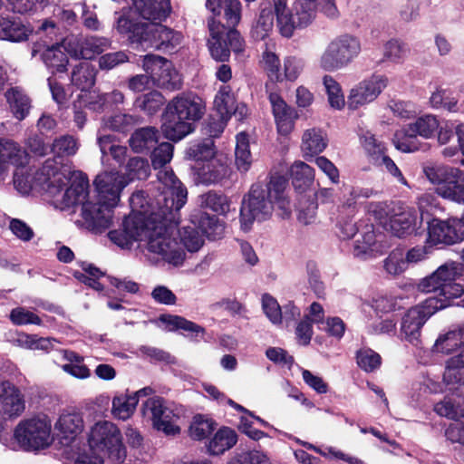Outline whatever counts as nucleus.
Instances as JSON below:
<instances>
[{"mask_svg": "<svg viewBox=\"0 0 464 464\" xmlns=\"http://www.w3.org/2000/svg\"><path fill=\"white\" fill-rule=\"evenodd\" d=\"M227 464H269V459L262 451L251 450L237 454Z\"/></svg>", "mask_w": 464, "mask_h": 464, "instance_id": "60", "label": "nucleus"}, {"mask_svg": "<svg viewBox=\"0 0 464 464\" xmlns=\"http://www.w3.org/2000/svg\"><path fill=\"white\" fill-rule=\"evenodd\" d=\"M9 318L15 325L40 324L41 319L37 314L24 307H17L11 311Z\"/></svg>", "mask_w": 464, "mask_h": 464, "instance_id": "61", "label": "nucleus"}, {"mask_svg": "<svg viewBox=\"0 0 464 464\" xmlns=\"http://www.w3.org/2000/svg\"><path fill=\"white\" fill-rule=\"evenodd\" d=\"M163 103L164 97L159 92H150L135 101V106L150 115L156 113Z\"/></svg>", "mask_w": 464, "mask_h": 464, "instance_id": "50", "label": "nucleus"}, {"mask_svg": "<svg viewBox=\"0 0 464 464\" xmlns=\"http://www.w3.org/2000/svg\"><path fill=\"white\" fill-rule=\"evenodd\" d=\"M438 279L442 283V288L461 276V266L456 263H448L436 270Z\"/></svg>", "mask_w": 464, "mask_h": 464, "instance_id": "62", "label": "nucleus"}, {"mask_svg": "<svg viewBox=\"0 0 464 464\" xmlns=\"http://www.w3.org/2000/svg\"><path fill=\"white\" fill-rule=\"evenodd\" d=\"M237 441V435L230 428L223 427L217 431L208 443V450L212 455L223 454Z\"/></svg>", "mask_w": 464, "mask_h": 464, "instance_id": "32", "label": "nucleus"}, {"mask_svg": "<svg viewBox=\"0 0 464 464\" xmlns=\"http://www.w3.org/2000/svg\"><path fill=\"white\" fill-rule=\"evenodd\" d=\"M176 236L184 251L187 249L189 252H196L204 243L202 235L194 227H184L181 229L176 227Z\"/></svg>", "mask_w": 464, "mask_h": 464, "instance_id": "45", "label": "nucleus"}, {"mask_svg": "<svg viewBox=\"0 0 464 464\" xmlns=\"http://www.w3.org/2000/svg\"><path fill=\"white\" fill-rule=\"evenodd\" d=\"M177 213L173 211L166 218H160L150 222L146 226V231L134 240L136 242L146 239L149 252L158 255L174 266H181L186 257V252L176 236V224L172 222Z\"/></svg>", "mask_w": 464, "mask_h": 464, "instance_id": "6", "label": "nucleus"}, {"mask_svg": "<svg viewBox=\"0 0 464 464\" xmlns=\"http://www.w3.org/2000/svg\"><path fill=\"white\" fill-rule=\"evenodd\" d=\"M158 141V131L153 127H145L135 130L130 138V145L136 152L152 148Z\"/></svg>", "mask_w": 464, "mask_h": 464, "instance_id": "38", "label": "nucleus"}, {"mask_svg": "<svg viewBox=\"0 0 464 464\" xmlns=\"http://www.w3.org/2000/svg\"><path fill=\"white\" fill-rule=\"evenodd\" d=\"M362 43L352 34H343L333 38L318 55L316 64L326 72L347 68L360 55Z\"/></svg>", "mask_w": 464, "mask_h": 464, "instance_id": "7", "label": "nucleus"}, {"mask_svg": "<svg viewBox=\"0 0 464 464\" xmlns=\"http://www.w3.org/2000/svg\"><path fill=\"white\" fill-rule=\"evenodd\" d=\"M269 100L272 105V110L278 131L284 135L288 134L294 128V121L291 109L276 93H271Z\"/></svg>", "mask_w": 464, "mask_h": 464, "instance_id": "29", "label": "nucleus"}, {"mask_svg": "<svg viewBox=\"0 0 464 464\" xmlns=\"http://www.w3.org/2000/svg\"><path fill=\"white\" fill-rule=\"evenodd\" d=\"M160 194L156 197V207L149 204L143 191L132 194L130 198L131 213L125 218L122 227L109 233L110 239L121 248H130L134 240L146 231V226L172 212H179L187 201V189L176 178L173 171L164 169L158 173Z\"/></svg>", "mask_w": 464, "mask_h": 464, "instance_id": "2", "label": "nucleus"}, {"mask_svg": "<svg viewBox=\"0 0 464 464\" xmlns=\"http://www.w3.org/2000/svg\"><path fill=\"white\" fill-rule=\"evenodd\" d=\"M5 98L14 116L24 120L29 113L31 108L29 98L18 87H13L5 92Z\"/></svg>", "mask_w": 464, "mask_h": 464, "instance_id": "33", "label": "nucleus"}, {"mask_svg": "<svg viewBox=\"0 0 464 464\" xmlns=\"http://www.w3.org/2000/svg\"><path fill=\"white\" fill-rule=\"evenodd\" d=\"M137 405V396L130 392L121 393L112 399L111 413L115 418L126 420L132 416Z\"/></svg>", "mask_w": 464, "mask_h": 464, "instance_id": "31", "label": "nucleus"}, {"mask_svg": "<svg viewBox=\"0 0 464 464\" xmlns=\"http://www.w3.org/2000/svg\"><path fill=\"white\" fill-rule=\"evenodd\" d=\"M408 53L407 45L397 39L388 41L383 48V57L393 63H400Z\"/></svg>", "mask_w": 464, "mask_h": 464, "instance_id": "55", "label": "nucleus"}, {"mask_svg": "<svg viewBox=\"0 0 464 464\" xmlns=\"http://www.w3.org/2000/svg\"><path fill=\"white\" fill-rule=\"evenodd\" d=\"M440 121L437 116L427 113L420 116L414 121L404 126L395 134L394 145L402 152L417 150V145L408 140L420 136L423 139H431L439 130Z\"/></svg>", "mask_w": 464, "mask_h": 464, "instance_id": "14", "label": "nucleus"}, {"mask_svg": "<svg viewBox=\"0 0 464 464\" xmlns=\"http://www.w3.org/2000/svg\"><path fill=\"white\" fill-rule=\"evenodd\" d=\"M189 151L198 162H204L202 167L198 168V174L202 182L215 183L227 175V160L220 155L215 154L212 142L193 146Z\"/></svg>", "mask_w": 464, "mask_h": 464, "instance_id": "15", "label": "nucleus"}, {"mask_svg": "<svg viewBox=\"0 0 464 464\" xmlns=\"http://www.w3.org/2000/svg\"><path fill=\"white\" fill-rule=\"evenodd\" d=\"M191 221L198 227L207 237L212 240L222 238L225 235V222L215 216L202 211H198L191 216Z\"/></svg>", "mask_w": 464, "mask_h": 464, "instance_id": "28", "label": "nucleus"}, {"mask_svg": "<svg viewBox=\"0 0 464 464\" xmlns=\"http://www.w3.org/2000/svg\"><path fill=\"white\" fill-rule=\"evenodd\" d=\"M383 268L387 274L393 276L404 273L408 266L405 262L403 251L400 249L392 251L383 261Z\"/></svg>", "mask_w": 464, "mask_h": 464, "instance_id": "49", "label": "nucleus"}, {"mask_svg": "<svg viewBox=\"0 0 464 464\" xmlns=\"http://www.w3.org/2000/svg\"><path fill=\"white\" fill-rule=\"evenodd\" d=\"M14 439L26 451L47 448L53 442L51 419L38 414L21 420L14 429Z\"/></svg>", "mask_w": 464, "mask_h": 464, "instance_id": "10", "label": "nucleus"}, {"mask_svg": "<svg viewBox=\"0 0 464 464\" xmlns=\"http://www.w3.org/2000/svg\"><path fill=\"white\" fill-rule=\"evenodd\" d=\"M286 185L284 178L275 177L267 186L255 184L251 187L240 208V228L244 232H248L255 221H264L272 216L273 200L283 218L291 215V203L285 192Z\"/></svg>", "mask_w": 464, "mask_h": 464, "instance_id": "4", "label": "nucleus"}, {"mask_svg": "<svg viewBox=\"0 0 464 464\" xmlns=\"http://www.w3.org/2000/svg\"><path fill=\"white\" fill-rule=\"evenodd\" d=\"M60 355L67 362L61 366L63 372L80 379H85L90 376V371L83 364V358L82 356L68 350L61 351Z\"/></svg>", "mask_w": 464, "mask_h": 464, "instance_id": "37", "label": "nucleus"}, {"mask_svg": "<svg viewBox=\"0 0 464 464\" xmlns=\"http://www.w3.org/2000/svg\"><path fill=\"white\" fill-rule=\"evenodd\" d=\"M173 157V145L162 142L151 153V164L154 169H160L169 163Z\"/></svg>", "mask_w": 464, "mask_h": 464, "instance_id": "56", "label": "nucleus"}, {"mask_svg": "<svg viewBox=\"0 0 464 464\" xmlns=\"http://www.w3.org/2000/svg\"><path fill=\"white\" fill-rule=\"evenodd\" d=\"M102 276H103V273L92 265L84 267L82 272L75 273V277L79 281L98 291L102 289V284L98 281Z\"/></svg>", "mask_w": 464, "mask_h": 464, "instance_id": "58", "label": "nucleus"}, {"mask_svg": "<svg viewBox=\"0 0 464 464\" xmlns=\"http://www.w3.org/2000/svg\"><path fill=\"white\" fill-rule=\"evenodd\" d=\"M238 430L254 440H259L267 437L264 431L253 427L252 418L246 413L239 418Z\"/></svg>", "mask_w": 464, "mask_h": 464, "instance_id": "64", "label": "nucleus"}, {"mask_svg": "<svg viewBox=\"0 0 464 464\" xmlns=\"http://www.w3.org/2000/svg\"><path fill=\"white\" fill-rule=\"evenodd\" d=\"M262 308L273 324H280L283 323V314L277 301L269 295H264L262 297Z\"/></svg>", "mask_w": 464, "mask_h": 464, "instance_id": "57", "label": "nucleus"}, {"mask_svg": "<svg viewBox=\"0 0 464 464\" xmlns=\"http://www.w3.org/2000/svg\"><path fill=\"white\" fill-rule=\"evenodd\" d=\"M210 39L208 40V49L211 56L220 62L227 61L230 55L227 40L225 39V27L219 22L212 19L208 22Z\"/></svg>", "mask_w": 464, "mask_h": 464, "instance_id": "27", "label": "nucleus"}, {"mask_svg": "<svg viewBox=\"0 0 464 464\" xmlns=\"http://www.w3.org/2000/svg\"><path fill=\"white\" fill-rule=\"evenodd\" d=\"M236 104V98L228 85H222L214 99V107L223 119H229Z\"/></svg>", "mask_w": 464, "mask_h": 464, "instance_id": "39", "label": "nucleus"}, {"mask_svg": "<svg viewBox=\"0 0 464 464\" xmlns=\"http://www.w3.org/2000/svg\"><path fill=\"white\" fill-rule=\"evenodd\" d=\"M0 161L4 169L9 164L17 168L24 167L28 162V154L17 143L12 140H1Z\"/></svg>", "mask_w": 464, "mask_h": 464, "instance_id": "30", "label": "nucleus"}, {"mask_svg": "<svg viewBox=\"0 0 464 464\" xmlns=\"http://www.w3.org/2000/svg\"><path fill=\"white\" fill-rule=\"evenodd\" d=\"M422 224V218L411 207L397 204L388 214L384 227L397 237H406L415 233Z\"/></svg>", "mask_w": 464, "mask_h": 464, "instance_id": "16", "label": "nucleus"}, {"mask_svg": "<svg viewBox=\"0 0 464 464\" xmlns=\"http://www.w3.org/2000/svg\"><path fill=\"white\" fill-rule=\"evenodd\" d=\"M216 428L215 421L204 415H195L189 426V435L192 439L201 440L210 435Z\"/></svg>", "mask_w": 464, "mask_h": 464, "instance_id": "46", "label": "nucleus"}, {"mask_svg": "<svg viewBox=\"0 0 464 464\" xmlns=\"http://www.w3.org/2000/svg\"><path fill=\"white\" fill-rule=\"evenodd\" d=\"M198 203L201 208L210 209L221 216H227L230 211V199L226 195L218 194L214 191L200 195Z\"/></svg>", "mask_w": 464, "mask_h": 464, "instance_id": "36", "label": "nucleus"}, {"mask_svg": "<svg viewBox=\"0 0 464 464\" xmlns=\"http://www.w3.org/2000/svg\"><path fill=\"white\" fill-rule=\"evenodd\" d=\"M388 85V78L372 75L353 86L347 97V107L355 111L374 102Z\"/></svg>", "mask_w": 464, "mask_h": 464, "instance_id": "18", "label": "nucleus"}, {"mask_svg": "<svg viewBox=\"0 0 464 464\" xmlns=\"http://www.w3.org/2000/svg\"><path fill=\"white\" fill-rule=\"evenodd\" d=\"M356 359L359 367L367 372H372L377 370L382 363L381 356L376 352L369 348L358 351Z\"/></svg>", "mask_w": 464, "mask_h": 464, "instance_id": "54", "label": "nucleus"}, {"mask_svg": "<svg viewBox=\"0 0 464 464\" xmlns=\"http://www.w3.org/2000/svg\"><path fill=\"white\" fill-rule=\"evenodd\" d=\"M322 82L331 108L338 111L343 110L347 102H345L340 83L330 74L324 75Z\"/></svg>", "mask_w": 464, "mask_h": 464, "instance_id": "40", "label": "nucleus"}, {"mask_svg": "<svg viewBox=\"0 0 464 464\" xmlns=\"http://www.w3.org/2000/svg\"><path fill=\"white\" fill-rule=\"evenodd\" d=\"M206 112L205 102L192 92L181 93L173 98L167 105L161 126L164 136L173 141H179L191 133L194 123Z\"/></svg>", "mask_w": 464, "mask_h": 464, "instance_id": "5", "label": "nucleus"}, {"mask_svg": "<svg viewBox=\"0 0 464 464\" xmlns=\"http://www.w3.org/2000/svg\"><path fill=\"white\" fill-rule=\"evenodd\" d=\"M289 174L294 186L300 189L309 188L314 181V169L301 160H296L291 165Z\"/></svg>", "mask_w": 464, "mask_h": 464, "instance_id": "35", "label": "nucleus"}, {"mask_svg": "<svg viewBox=\"0 0 464 464\" xmlns=\"http://www.w3.org/2000/svg\"><path fill=\"white\" fill-rule=\"evenodd\" d=\"M127 172L130 180L144 179L150 174V166L147 160L134 157L127 164Z\"/></svg>", "mask_w": 464, "mask_h": 464, "instance_id": "59", "label": "nucleus"}, {"mask_svg": "<svg viewBox=\"0 0 464 464\" xmlns=\"http://www.w3.org/2000/svg\"><path fill=\"white\" fill-rule=\"evenodd\" d=\"M427 179L435 186L441 198L464 204V172L458 168L438 163H427L422 168Z\"/></svg>", "mask_w": 464, "mask_h": 464, "instance_id": "9", "label": "nucleus"}, {"mask_svg": "<svg viewBox=\"0 0 464 464\" xmlns=\"http://www.w3.org/2000/svg\"><path fill=\"white\" fill-rule=\"evenodd\" d=\"M360 142L367 154L375 160H378L385 153L386 148L384 143L369 130L360 134Z\"/></svg>", "mask_w": 464, "mask_h": 464, "instance_id": "48", "label": "nucleus"}, {"mask_svg": "<svg viewBox=\"0 0 464 464\" xmlns=\"http://www.w3.org/2000/svg\"><path fill=\"white\" fill-rule=\"evenodd\" d=\"M261 64L268 73L269 77L275 79L276 82L283 81V74L280 72V59L275 52L268 49L264 51Z\"/></svg>", "mask_w": 464, "mask_h": 464, "instance_id": "53", "label": "nucleus"}, {"mask_svg": "<svg viewBox=\"0 0 464 464\" xmlns=\"http://www.w3.org/2000/svg\"><path fill=\"white\" fill-rule=\"evenodd\" d=\"M98 143L101 152L103 155L109 151L111 157L119 164L123 163L127 154L126 147L118 144H112V137L111 135H99Z\"/></svg>", "mask_w": 464, "mask_h": 464, "instance_id": "51", "label": "nucleus"}, {"mask_svg": "<svg viewBox=\"0 0 464 464\" xmlns=\"http://www.w3.org/2000/svg\"><path fill=\"white\" fill-rule=\"evenodd\" d=\"M33 28L19 18L0 15V40L23 42L28 39Z\"/></svg>", "mask_w": 464, "mask_h": 464, "instance_id": "26", "label": "nucleus"}, {"mask_svg": "<svg viewBox=\"0 0 464 464\" xmlns=\"http://www.w3.org/2000/svg\"><path fill=\"white\" fill-rule=\"evenodd\" d=\"M88 442L92 451L108 453L119 461L125 458L121 432L117 426L111 421L96 422L91 429Z\"/></svg>", "mask_w": 464, "mask_h": 464, "instance_id": "11", "label": "nucleus"}, {"mask_svg": "<svg viewBox=\"0 0 464 464\" xmlns=\"http://www.w3.org/2000/svg\"><path fill=\"white\" fill-rule=\"evenodd\" d=\"M134 8L148 21L145 25L135 27L131 44L142 50L155 48L171 51L181 42V34L165 25L154 23L165 19L170 12L169 0H135Z\"/></svg>", "mask_w": 464, "mask_h": 464, "instance_id": "3", "label": "nucleus"}, {"mask_svg": "<svg viewBox=\"0 0 464 464\" xmlns=\"http://www.w3.org/2000/svg\"><path fill=\"white\" fill-rule=\"evenodd\" d=\"M382 252V246L376 240L372 226H366L354 241L353 255L361 259L374 257Z\"/></svg>", "mask_w": 464, "mask_h": 464, "instance_id": "24", "label": "nucleus"}, {"mask_svg": "<svg viewBox=\"0 0 464 464\" xmlns=\"http://www.w3.org/2000/svg\"><path fill=\"white\" fill-rule=\"evenodd\" d=\"M66 53L76 59H92L111 46V41L104 37L91 36L78 38L71 36L63 39Z\"/></svg>", "mask_w": 464, "mask_h": 464, "instance_id": "20", "label": "nucleus"}, {"mask_svg": "<svg viewBox=\"0 0 464 464\" xmlns=\"http://www.w3.org/2000/svg\"><path fill=\"white\" fill-rule=\"evenodd\" d=\"M328 146L326 132L317 127H311L303 131L300 150L304 160H309L322 153Z\"/></svg>", "mask_w": 464, "mask_h": 464, "instance_id": "22", "label": "nucleus"}, {"mask_svg": "<svg viewBox=\"0 0 464 464\" xmlns=\"http://www.w3.org/2000/svg\"><path fill=\"white\" fill-rule=\"evenodd\" d=\"M24 410V401L20 391L7 381H0V413L17 416Z\"/></svg>", "mask_w": 464, "mask_h": 464, "instance_id": "23", "label": "nucleus"}, {"mask_svg": "<svg viewBox=\"0 0 464 464\" xmlns=\"http://www.w3.org/2000/svg\"><path fill=\"white\" fill-rule=\"evenodd\" d=\"M235 156L237 169L242 172L247 171L252 163V159L248 137L244 132L238 133L236 137Z\"/></svg>", "mask_w": 464, "mask_h": 464, "instance_id": "44", "label": "nucleus"}, {"mask_svg": "<svg viewBox=\"0 0 464 464\" xmlns=\"http://www.w3.org/2000/svg\"><path fill=\"white\" fill-rule=\"evenodd\" d=\"M72 82L82 92L89 90L95 83V69L87 63H80L72 71Z\"/></svg>", "mask_w": 464, "mask_h": 464, "instance_id": "42", "label": "nucleus"}, {"mask_svg": "<svg viewBox=\"0 0 464 464\" xmlns=\"http://www.w3.org/2000/svg\"><path fill=\"white\" fill-rule=\"evenodd\" d=\"M305 62L302 57L288 55L284 58L283 81L295 82L298 79L304 69Z\"/></svg>", "mask_w": 464, "mask_h": 464, "instance_id": "52", "label": "nucleus"}, {"mask_svg": "<svg viewBox=\"0 0 464 464\" xmlns=\"http://www.w3.org/2000/svg\"><path fill=\"white\" fill-rule=\"evenodd\" d=\"M317 0H295L289 9L287 0H273L276 25L285 38L293 36L295 29L308 26L315 18Z\"/></svg>", "mask_w": 464, "mask_h": 464, "instance_id": "8", "label": "nucleus"}, {"mask_svg": "<svg viewBox=\"0 0 464 464\" xmlns=\"http://www.w3.org/2000/svg\"><path fill=\"white\" fill-rule=\"evenodd\" d=\"M141 411L143 416L151 421L156 430L167 435L179 433L180 429L177 421L180 417V410L176 405L155 396L146 400Z\"/></svg>", "mask_w": 464, "mask_h": 464, "instance_id": "12", "label": "nucleus"}, {"mask_svg": "<svg viewBox=\"0 0 464 464\" xmlns=\"http://www.w3.org/2000/svg\"><path fill=\"white\" fill-rule=\"evenodd\" d=\"M63 41L52 46H47L42 54V59L45 65L53 70V72H63L66 70L68 58Z\"/></svg>", "mask_w": 464, "mask_h": 464, "instance_id": "34", "label": "nucleus"}, {"mask_svg": "<svg viewBox=\"0 0 464 464\" xmlns=\"http://www.w3.org/2000/svg\"><path fill=\"white\" fill-rule=\"evenodd\" d=\"M274 13L270 8H263L252 26L251 35L256 40H264L274 27Z\"/></svg>", "mask_w": 464, "mask_h": 464, "instance_id": "43", "label": "nucleus"}, {"mask_svg": "<svg viewBox=\"0 0 464 464\" xmlns=\"http://www.w3.org/2000/svg\"><path fill=\"white\" fill-rule=\"evenodd\" d=\"M387 106L394 116L401 119L407 120L415 115L413 105L408 102L391 100Z\"/></svg>", "mask_w": 464, "mask_h": 464, "instance_id": "63", "label": "nucleus"}, {"mask_svg": "<svg viewBox=\"0 0 464 464\" xmlns=\"http://www.w3.org/2000/svg\"><path fill=\"white\" fill-rule=\"evenodd\" d=\"M142 67L151 75L153 82L160 87L166 89H179L181 86V76L174 68L171 62L155 54H147L143 57Z\"/></svg>", "mask_w": 464, "mask_h": 464, "instance_id": "17", "label": "nucleus"}, {"mask_svg": "<svg viewBox=\"0 0 464 464\" xmlns=\"http://www.w3.org/2000/svg\"><path fill=\"white\" fill-rule=\"evenodd\" d=\"M160 320L166 325L168 331L181 329L191 333L196 337L203 336L205 334L203 327L179 315L165 314L161 315Z\"/></svg>", "mask_w": 464, "mask_h": 464, "instance_id": "41", "label": "nucleus"}, {"mask_svg": "<svg viewBox=\"0 0 464 464\" xmlns=\"http://www.w3.org/2000/svg\"><path fill=\"white\" fill-rule=\"evenodd\" d=\"M79 141L72 135H63L56 138L52 146V151L57 157H71L79 150Z\"/></svg>", "mask_w": 464, "mask_h": 464, "instance_id": "47", "label": "nucleus"}, {"mask_svg": "<svg viewBox=\"0 0 464 464\" xmlns=\"http://www.w3.org/2000/svg\"><path fill=\"white\" fill-rule=\"evenodd\" d=\"M446 305L436 296H430L421 304L410 308L401 318V334L411 343L417 341L420 335V329L428 318Z\"/></svg>", "mask_w": 464, "mask_h": 464, "instance_id": "13", "label": "nucleus"}, {"mask_svg": "<svg viewBox=\"0 0 464 464\" xmlns=\"http://www.w3.org/2000/svg\"><path fill=\"white\" fill-rule=\"evenodd\" d=\"M207 8L214 14L223 13L228 28H234L241 19V3L239 0H207Z\"/></svg>", "mask_w": 464, "mask_h": 464, "instance_id": "25", "label": "nucleus"}, {"mask_svg": "<svg viewBox=\"0 0 464 464\" xmlns=\"http://www.w3.org/2000/svg\"><path fill=\"white\" fill-rule=\"evenodd\" d=\"M47 183L49 194L55 198L62 208L82 205V225L93 232H102L111 224V209L120 200L121 191L128 180L117 171H104L99 174L94 185L98 192V205L89 201L87 178L80 171L72 172L66 166L58 168L53 160H48L41 169Z\"/></svg>", "mask_w": 464, "mask_h": 464, "instance_id": "1", "label": "nucleus"}, {"mask_svg": "<svg viewBox=\"0 0 464 464\" xmlns=\"http://www.w3.org/2000/svg\"><path fill=\"white\" fill-rule=\"evenodd\" d=\"M54 429L64 443H71L84 429L82 414L72 408L63 410L54 423Z\"/></svg>", "mask_w": 464, "mask_h": 464, "instance_id": "21", "label": "nucleus"}, {"mask_svg": "<svg viewBox=\"0 0 464 464\" xmlns=\"http://www.w3.org/2000/svg\"><path fill=\"white\" fill-rule=\"evenodd\" d=\"M464 237V215L461 218L433 219L428 224L427 243L432 246L452 245Z\"/></svg>", "mask_w": 464, "mask_h": 464, "instance_id": "19", "label": "nucleus"}]
</instances>
